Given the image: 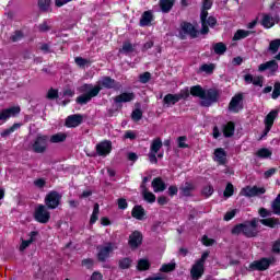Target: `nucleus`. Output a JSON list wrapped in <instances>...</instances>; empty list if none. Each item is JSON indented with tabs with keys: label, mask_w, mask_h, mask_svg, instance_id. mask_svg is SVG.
Here are the masks:
<instances>
[{
	"label": "nucleus",
	"mask_w": 280,
	"mask_h": 280,
	"mask_svg": "<svg viewBox=\"0 0 280 280\" xmlns=\"http://www.w3.org/2000/svg\"><path fill=\"white\" fill-rule=\"evenodd\" d=\"M103 89H107V91H120L121 83L108 75L102 77V79L98 80L95 85L91 83H84L79 89L80 93L83 94L75 98L77 104H80V106L89 104L93 97H97V95H100Z\"/></svg>",
	"instance_id": "f257e3e1"
},
{
	"label": "nucleus",
	"mask_w": 280,
	"mask_h": 280,
	"mask_svg": "<svg viewBox=\"0 0 280 280\" xmlns=\"http://www.w3.org/2000/svg\"><path fill=\"white\" fill-rule=\"evenodd\" d=\"M33 218L35 222L39 224H48L49 220H51V212H49V208L43 203H39L35 207Z\"/></svg>",
	"instance_id": "f03ea898"
},
{
	"label": "nucleus",
	"mask_w": 280,
	"mask_h": 280,
	"mask_svg": "<svg viewBox=\"0 0 280 280\" xmlns=\"http://www.w3.org/2000/svg\"><path fill=\"white\" fill-rule=\"evenodd\" d=\"M49 145V136L37 135L32 143V150L35 154H45Z\"/></svg>",
	"instance_id": "7ed1b4c3"
},
{
	"label": "nucleus",
	"mask_w": 280,
	"mask_h": 280,
	"mask_svg": "<svg viewBox=\"0 0 280 280\" xmlns=\"http://www.w3.org/2000/svg\"><path fill=\"white\" fill-rule=\"evenodd\" d=\"M198 34H200V31H198L191 22L180 23L179 38H182V40H185L187 36H190V38H198Z\"/></svg>",
	"instance_id": "20e7f679"
},
{
	"label": "nucleus",
	"mask_w": 280,
	"mask_h": 280,
	"mask_svg": "<svg viewBox=\"0 0 280 280\" xmlns=\"http://www.w3.org/2000/svg\"><path fill=\"white\" fill-rule=\"evenodd\" d=\"M62 200V195H60V192L56 191V190H51L49 191L45 199H44V207L48 208V209H58V207H60V201Z\"/></svg>",
	"instance_id": "39448f33"
},
{
	"label": "nucleus",
	"mask_w": 280,
	"mask_h": 280,
	"mask_svg": "<svg viewBox=\"0 0 280 280\" xmlns=\"http://www.w3.org/2000/svg\"><path fill=\"white\" fill-rule=\"evenodd\" d=\"M257 226H259V220L257 218L244 222L243 235L247 238L257 237L259 235Z\"/></svg>",
	"instance_id": "423d86ee"
},
{
	"label": "nucleus",
	"mask_w": 280,
	"mask_h": 280,
	"mask_svg": "<svg viewBox=\"0 0 280 280\" xmlns=\"http://www.w3.org/2000/svg\"><path fill=\"white\" fill-rule=\"evenodd\" d=\"M272 264V259L262 257L259 260H254L249 264L247 267L248 272H255L257 270L258 272H264L270 268V265Z\"/></svg>",
	"instance_id": "0eeeda50"
},
{
	"label": "nucleus",
	"mask_w": 280,
	"mask_h": 280,
	"mask_svg": "<svg viewBox=\"0 0 280 280\" xmlns=\"http://www.w3.org/2000/svg\"><path fill=\"white\" fill-rule=\"evenodd\" d=\"M201 101V106H205L206 108H209L211 104L218 103L220 100V91L217 89H209L205 91V98Z\"/></svg>",
	"instance_id": "6e6552de"
},
{
	"label": "nucleus",
	"mask_w": 280,
	"mask_h": 280,
	"mask_svg": "<svg viewBox=\"0 0 280 280\" xmlns=\"http://www.w3.org/2000/svg\"><path fill=\"white\" fill-rule=\"evenodd\" d=\"M200 21H201V30L199 31V33L202 36H207V34H209V27L213 28L215 27V25H218V19H215V16L213 15L205 16V18L200 15Z\"/></svg>",
	"instance_id": "1a4fd4ad"
},
{
	"label": "nucleus",
	"mask_w": 280,
	"mask_h": 280,
	"mask_svg": "<svg viewBox=\"0 0 280 280\" xmlns=\"http://www.w3.org/2000/svg\"><path fill=\"white\" fill-rule=\"evenodd\" d=\"M244 108V94L238 93L235 94L230 103H229V110L230 113H240Z\"/></svg>",
	"instance_id": "9d476101"
},
{
	"label": "nucleus",
	"mask_w": 280,
	"mask_h": 280,
	"mask_svg": "<svg viewBox=\"0 0 280 280\" xmlns=\"http://www.w3.org/2000/svg\"><path fill=\"white\" fill-rule=\"evenodd\" d=\"M97 255L96 258L98 261L104 264L108 257H110V253H113V243H107L105 246L97 247Z\"/></svg>",
	"instance_id": "9b49d317"
},
{
	"label": "nucleus",
	"mask_w": 280,
	"mask_h": 280,
	"mask_svg": "<svg viewBox=\"0 0 280 280\" xmlns=\"http://www.w3.org/2000/svg\"><path fill=\"white\" fill-rule=\"evenodd\" d=\"M110 152H113L112 141L105 140L96 144V153L98 156H108Z\"/></svg>",
	"instance_id": "f8f14e48"
},
{
	"label": "nucleus",
	"mask_w": 280,
	"mask_h": 280,
	"mask_svg": "<svg viewBox=\"0 0 280 280\" xmlns=\"http://www.w3.org/2000/svg\"><path fill=\"white\" fill-rule=\"evenodd\" d=\"M128 244L132 250H135L136 248H139V246H141V244H143V234L141 232H139L138 230L133 231L129 235Z\"/></svg>",
	"instance_id": "ddd939ff"
},
{
	"label": "nucleus",
	"mask_w": 280,
	"mask_h": 280,
	"mask_svg": "<svg viewBox=\"0 0 280 280\" xmlns=\"http://www.w3.org/2000/svg\"><path fill=\"white\" fill-rule=\"evenodd\" d=\"M84 121V116L82 114H73L66 118V128H78Z\"/></svg>",
	"instance_id": "4468645a"
},
{
	"label": "nucleus",
	"mask_w": 280,
	"mask_h": 280,
	"mask_svg": "<svg viewBox=\"0 0 280 280\" xmlns=\"http://www.w3.org/2000/svg\"><path fill=\"white\" fill-rule=\"evenodd\" d=\"M205 275V265H200L199 262H195L190 268V279L191 280H200Z\"/></svg>",
	"instance_id": "2eb2a0df"
},
{
	"label": "nucleus",
	"mask_w": 280,
	"mask_h": 280,
	"mask_svg": "<svg viewBox=\"0 0 280 280\" xmlns=\"http://www.w3.org/2000/svg\"><path fill=\"white\" fill-rule=\"evenodd\" d=\"M258 71L260 73H264V71H271V73H277V71H279V63L275 59L269 60L265 63H260Z\"/></svg>",
	"instance_id": "dca6fc26"
},
{
	"label": "nucleus",
	"mask_w": 280,
	"mask_h": 280,
	"mask_svg": "<svg viewBox=\"0 0 280 280\" xmlns=\"http://www.w3.org/2000/svg\"><path fill=\"white\" fill-rule=\"evenodd\" d=\"M194 191H196V185L190 182H186L184 186L179 187V196H183L184 198H191Z\"/></svg>",
	"instance_id": "f3484780"
},
{
	"label": "nucleus",
	"mask_w": 280,
	"mask_h": 280,
	"mask_svg": "<svg viewBox=\"0 0 280 280\" xmlns=\"http://www.w3.org/2000/svg\"><path fill=\"white\" fill-rule=\"evenodd\" d=\"M151 187L153 188L154 194H161L167 189V185L161 177L153 178Z\"/></svg>",
	"instance_id": "a211bd4d"
},
{
	"label": "nucleus",
	"mask_w": 280,
	"mask_h": 280,
	"mask_svg": "<svg viewBox=\"0 0 280 280\" xmlns=\"http://www.w3.org/2000/svg\"><path fill=\"white\" fill-rule=\"evenodd\" d=\"M244 82L245 84H254V86H264V77L258 75V77H253V74L247 73L244 77Z\"/></svg>",
	"instance_id": "6ab92c4d"
},
{
	"label": "nucleus",
	"mask_w": 280,
	"mask_h": 280,
	"mask_svg": "<svg viewBox=\"0 0 280 280\" xmlns=\"http://www.w3.org/2000/svg\"><path fill=\"white\" fill-rule=\"evenodd\" d=\"M18 115H21V106H11L2 109V117H4V121H8L10 117H18Z\"/></svg>",
	"instance_id": "aec40b11"
},
{
	"label": "nucleus",
	"mask_w": 280,
	"mask_h": 280,
	"mask_svg": "<svg viewBox=\"0 0 280 280\" xmlns=\"http://www.w3.org/2000/svg\"><path fill=\"white\" fill-rule=\"evenodd\" d=\"M135 100V94L132 92H124L114 97L115 104H126L128 102H132Z\"/></svg>",
	"instance_id": "412c9836"
},
{
	"label": "nucleus",
	"mask_w": 280,
	"mask_h": 280,
	"mask_svg": "<svg viewBox=\"0 0 280 280\" xmlns=\"http://www.w3.org/2000/svg\"><path fill=\"white\" fill-rule=\"evenodd\" d=\"M152 21H154L152 11H144L141 15L139 25L140 27H150V25H152Z\"/></svg>",
	"instance_id": "4be33fe9"
},
{
	"label": "nucleus",
	"mask_w": 280,
	"mask_h": 280,
	"mask_svg": "<svg viewBox=\"0 0 280 280\" xmlns=\"http://www.w3.org/2000/svg\"><path fill=\"white\" fill-rule=\"evenodd\" d=\"M174 3H176V0H160L159 7L161 12H163V14H170L174 8Z\"/></svg>",
	"instance_id": "5701e85b"
},
{
	"label": "nucleus",
	"mask_w": 280,
	"mask_h": 280,
	"mask_svg": "<svg viewBox=\"0 0 280 280\" xmlns=\"http://www.w3.org/2000/svg\"><path fill=\"white\" fill-rule=\"evenodd\" d=\"M38 236V231H32L28 234V240H23L22 244L20 245V250H25L28 248L34 242H36V237Z\"/></svg>",
	"instance_id": "b1692460"
},
{
	"label": "nucleus",
	"mask_w": 280,
	"mask_h": 280,
	"mask_svg": "<svg viewBox=\"0 0 280 280\" xmlns=\"http://www.w3.org/2000/svg\"><path fill=\"white\" fill-rule=\"evenodd\" d=\"M131 215L136 220H145V209L143 206L136 205L131 210Z\"/></svg>",
	"instance_id": "393cba45"
},
{
	"label": "nucleus",
	"mask_w": 280,
	"mask_h": 280,
	"mask_svg": "<svg viewBox=\"0 0 280 280\" xmlns=\"http://www.w3.org/2000/svg\"><path fill=\"white\" fill-rule=\"evenodd\" d=\"M222 132L225 139H231V137L235 135V122L229 121L228 124L223 125Z\"/></svg>",
	"instance_id": "a878e982"
},
{
	"label": "nucleus",
	"mask_w": 280,
	"mask_h": 280,
	"mask_svg": "<svg viewBox=\"0 0 280 280\" xmlns=\"http://www.w3.org/2000/svg\"><path fill=\"white\" fill-rule=\"evenodd\" d=\"M178 97L177 94L168 93L163 98V106H166V108H170V106H175V104H178Z\"/></svg>",
	"instance_id": "bb28decb"
},
{
	"label": "nucleus",
	"mask_w": 280,
	"mask_h": 280,
	"mask_svg": "<svg viewBox=\"0 0 280 280\" xmlns=\"http://www.w3.org/2000/svg\"><path fill=\"white\" fill-rule=\"evenodd\" d=\"M279 117V110L272 109L266 117H265V126L268 128H272L275 126V120Z\"/></svg>",
	"instance_id": "cd10ccee"
},
{
	"label": "nucleus",
	"mask_w": 280,
	"mask_h": 280,
	"mask_svg": "<svg viewBox=\"0 0 280 280\" xmlns=\"http://www.w3.org/2000/svg\"><path fill=\"white\" fill-rule=\"evenodd\" d=\"M214 156L219 163V165H226V151L222 148H218L214 150Z\"/></svg>",
	"instance_id": "c85d7f7f"
},
{
	"label": "nucleus",
	"mask_w": 280,
	"mask_h": 280,
	"mask_svg": "<svg viewBox=\"0 0 280 280\" xmlns=\"http://www.w3.org/2000/svg\"><path fill=\"white\" fill-rule=\"evenodd\" d=\"M259 222L269 229H276V226L280 225V221L277 218L260 219Z\"/></svg>",
	"instance_id": "c756f323"
},
{
	"label": "nucleus",
	"mask_w": 280,
	"mask_h": 280,
	"mask_svg": "<svg viewBox=\"0 0 280 280\" xmlns=\"http://www.w3.org/2000/svg\"><path fill=\"white\" fill-rule=\"evenodd\" d=\"M150 260L148 258H140L137 264V270L139 272H145L151 268Z\"/></svg>",
	"instance_id": "7c9ffc66"
},
{
	"label": "nucleus",
	"mask_w": 280,
	"mask_h": 280,
	"mask_svg": "<svg viewBox=\"0 0 280 280\" xmlns=\"http://www.w3.org/2000/svg\"><path fill=\"white\" fill-rule=\"evenodd\" d=\"M213 8V0H202L200 16H209V10Z\"/></svg>",
	"instance_id": "2f4dec72"
},
{
	"label": "nucleus",
	"mask_w": 280,
	"mask_h": 280,
	"mask_svg": "<svg viewBox=\"0 0 280 280\" xmlns=\"http://www.w3.org/2000/svg\"><path fill=\"white\" fill-rule=\"evenodd\" d=\"M205 89H202V85H194L190 88V95L192 97H199L200 100H205Z\"/></svg>",
	"instance_id": "473e14b6"
},
{
	"label": "nucleus",
	"mask_w": 280,
	"mask_h": 280,
	"mask_svg": "<svg viewBox=\"0 0 280 280\" xmlns=\"http://www.w3.org/2000/svg\"><path fill=\"white\" fill-rule=\"evenodd\" d=\"M21 126H23V124L14 122L10 128L4 129L0 133V137H2V138L10 137L12 135V132H16V130H19V128H21Z\"/></svg>",
	"instance_id": "72a5a7b5"
},
{
	"label": "nucleus",
	"mask_w": 280,
	"mask_h": 280,
	"mask_svg": "<svg viewBox=\"0 0 280 280\" xmlns=\"http://www.w3.org/2000/svg\"><path fill=\"white\" fill-rule=\"evenodd\" d=\"M260 25H262L265 30H270V27H275V19L268 14H264Z\"/></svg>",
	"instance_id": "f704fd0d"
},
{
	"label": "nucleus",
	"mask_w": 280,
	"mask_h": 280,
	"mask_svg": "<svg viewBox=\"0 0 280 280\" xmlns=\"http://www.w3.org/2000/svg\"><path fill=\"white\" fill-rule=\"evenodd\" d=\"M255 32L253 31H246V30H237L232 38V40H242L244 38H248L249 34H254Z\"/></svg>",
	"instance_id": "c9c22d12"
},
{
	"label": "nucleus",
	"mask_w": 280,
	"mask_h": 280,
	"mask_svg": "<svg viewBox=\"0 0 280 280\" xmlns=\"http://www.w3.org/2000/svg\"><path fill=\"white\" fill-rule=\"evenodd\" d=\"M141 191H142V198L143 200H145V202H149L150 205L156 202V195L149 191L148 188H144Z\"/></svg>",
	"instance_id": "e433bc0d"
},
{
	"label": "nucleus",
	"mask_w": 280,
	"mask_h": 280,
	"mask_svg": "<svg viewBox=\"0 0 280 280\" xmlns=\"http://www.w3.org/2000/svg\"><path fill=\"white\" fill-rule=\"evenodd\" d=\"M258 159H270L272 156V151L268 148L258 149L256 152Z\"/></svg>",
	"instance_id": "4c0bfd02"
},
{
	"label": "nucleus",
	"mask_w": 280,
	"mask_h": 280,
	"mask_svg": "<svg viewBox=\"0 0 280 280\" xmlns=\"http://www.w3.org/2000/svg\"><path fill=\"white\" fill-rule=\"evenodd\" d=\"M135 51V46L130 42H124L122 47L119 49V54H125V56H128V54H132Z\"/></svg>",
	"instance_id": "58836bf2"
},
{
	"label": "nucleus",
	"mask_w": 280,
	"mask_h": 280,
	"mask_svg": "<svg viewBox=\"0 0 280 280\" xmlns=\"http://www.w3.org/2000/svg\"><path fill=\"white\" fill-rule=\"evenodd\" d=\"M213 50L217 56H224L226 54V44L219 42L213 45Z\"/></svg>",
	"instance_id": "ea45409f"
},
{
	"label": "nucleus",
	"mask_w": 280,
	"mask_h": 280,
	"mask_svg": "<svg viewBox=\"0 0 280 280\" xmlns=\"http://www.w3.org/2000/svg\"><path fill=\"white\" fill-rule=\"evenodd\" d=\"M67 141V133L58 132L50 137V143H62Z\"/></svg>",
	"instance_id": "a19ab883"
},
{
	"label": "nucleus",
	"mask_w": 280,
	"mask_h": 280,
	"mask_svg": "<svg viewBox=\"0 0 280 280\" xmlns=\"http://www.w3.org/2000/svg\"><path fill=\"white\" fill-rule=\"evenodd\" d=\"M162 148H163V141L161 140V138H155L151 143L150 152H154L159 154V151Z\"/></svg>",
	"instance_id": "79ce46f5"
},
{
	"label": "nucleus",
	"mask_w": 280,
	"mask_h": 280,
	"mask_svg": "<svg viewBox=\"0 0 280 280\" xmlns=\"http://www.w3.org/2000/svg\"><path fill=\"white\" fill-rule=\"evenodd\" d=\"M132 266V259L130 257H125L119 259L118 267L120 270H128Z\"/></svg>",
	"instance_id": "37998d69"
},
{
	"label": "nucleus",
	"mask_w": 280,
	"mask_h": 280,
	"mask_svg": "<svg viewBox=\"0 0 280 280\" xmlns=\"http://www.w3.org/2000/svg\"><path fill=\"white\" fill-rule=\"evenodd\" d=\"M23 38H25V34L23 33V31L16 30L10 37V40L11 43H19V40H23Z\"/></svg>",
	"instance_id": "c03bdc74"
},
{
	"label": "nucleus",
	"mask_w": 280,
	"mask_h": 280,
	"mask_svg": "<svg viewBox=\"0 0 280 280\" xmlns=\"http://www.w3.org/2000/svg\"><path fill=\"white\" fill-rule=\"evenodd\" d=\"M280 47V39H273L269 43L268 51L271 52L272 55L277 54L279 51Z\"/></svg>",
	"instance_id": "a18cd8bd"
},
{
	"label": "nucleus",
	"mask_w": 280,
	"mask_h": 280,
	"mask_svg": "<svg viewBox=\"0 0 280 280\" xmlns=\"http://www.w3.org/2000/svg\"><path fill=\"white\" fill-rule=\"evenodd\" d=\"M37 5L40 12H49L51 0H38Z\"/></svg>",
	"instance_id": "49530a36"
},
{
	"label": "nucleus",
	"mask_w": 280,
	"mask_h": 280,
	"mask_svg": "<svg viewBox=\"0 0 280 280\" xmlns=\"http://www.w3.org/2000/svg\"><path fill=\"white\" fill-rule=\"evenodd\" d=\"M81 266L86 270H93L95 268V260L93 258H84L81 260Z\"/></svg>",
	"instance_id": "de8ad7c7"
},
{
	"label": "nucleus",
	"mask_w": 280,
	"mask_h": 280,
	"mask_svg": "<svg viewBox=\"0 0 280 280\" xmlns=\"http://www.w3.org/2000/svg\"><path fill=\"white\" fill-rule=\"evenodd\" d=\"M241 194H243V196H245L246 198H255V186L250 187L247 186L245 188L242 189Z\"/></svg>",
	"instance_id": "09e8293b"
},
{
	"label": "nucleus",
	"mask_w": 280,
	"mask_h": 280,
	"mask_svg": "<svg viewBox=\"0 0 280 280\" xmlns=\"http://www.w3.org/2000/svg\"><path fill=\"white\" fill-rule=\"evenodd\" d=\"M174 270H176V262L164 264L160 268V272H174Z\"/></svg>",
	"instance_id": "8fccbe9b"
},
{
	"label": "nucleus",
	"mask_w": 280,
	"mask_h": 280,
	"mask_svg": "<svg viewBox=\"0 0 280 280\" xmlns=\"http://www.w3.org/2000/svg\"><path fill=\"white\" fill-rule=\"evenodd\" d=\"M131 119L132 121H141L143 119V110L141 108H136L131 113Z\"/></svg>",
	"instance_id": "3c124183"
},
{
	"label": "nucleus",
	"mask_w": 280,
	"mask_h": 280,
	"mask_svg": "<svg viewBox=\"0 0 280 280\" xmlns=\"http://www.w3.org/2000/svg\"><path fill=\"white\" fill-rule=\"evenodd\" d=\"M271 208H272V211H273L275 215H280V194L272 201Z\"/></svg>",
	"instance_id": "603ef678"
},
{
	"label": "nucleus",
	"mask_w": 280,
	"mask_h": 280,
	"mask_svg": "<svg viewBox=\"0 0 280 280\" xmlns=\"http://www.w3.org/2000/svg\"><path fill=\"white\" fill-rule=\"evenodd\" d=\"M58 97H60L58 89L50 88L46 94V98L54 101V100H58Z\"/></svg>",
	"instance_id": "864d4df0"
},
{
	"label": "nucleus",
	"mask_w": 280,
	"mask_h": 280,
	"mask_svg": "<svg viewBox=\"0 0 280 280\" xmlns=\"http://www.w3.org/2000/svg\"><path fill=\"white\" fill-rule=\"evenodd\" d=\"M233 194H235V187L231 183H228L223 191V196L224 198H231Z\"/></svg>",
	"instance_id": "5fc2aeb1"
},
{
	"label": "nucleus",
	"mask_w": 280,
	"mask_h": 280,
	"mask_svg": "<svg viewBox=\"0 0 280 280\" xmlns=\"http://www.w3.org/2000/svg\"><path fill=\"white\" fill-rule=\"evenodd\" d=\"M37 30L40 34H45L49 31H51V26L49 23L45 20L43 23L38 24Z\"/></svg>",
	"instance_id": "6e6d98bb"
},
{
	"label": "nucleus",
	"mask_w": 280,
	"mask_h": 280,
	"mask_svg": "<svg viewBox=\"0 0 280 280\" xmlns=\"http://www.w3.org/2000/svg\"><path fill=\"white\" fill-rule=\"evenodd\" d=\"M232 235H241V233L244 235V223H238L234 225L231 230Z\"/></svg>",
	"instance_id": "4d7b16f0"
},
{
	"label": "nucleus",
	"mask_w": 280,
	"mask_h": 280,
	"mask_svg": "<svg viewBox=\"0 0 280 280\" xmlns=\"http://www.w3.org/2000/svg\"><path fill=\"white\" fill-rule=\"evenodd\" d=\"M271 97H272V100H278L280 97V82L279 81H277L273 84V91H272Z\"/></svg>",
	"instance_id": "13d9d810"
},
{
	"label": "nucleus",
	"mask_w": 280,
	"mask_h": 280,
	"mask_svg": "<svg viewBox=\"0 0 280 280\" xmlns=\"http://www.w3.org/2000/svg\"><path fill=\"white\" fill-rule=\"evenodd\" d=\"M201 71H203L205 73H213L214 69H215V65L213 63H203L200 67Z\"/></svg>",
	"instance_id": "bf43d9fd"
},
{
	"label": "nucleus",
	"mask_w": 280,
	"mask_h": 280,
	"mask_svg": "<svg viewBox=\"0 0 280 280\" xmlns=\"http://www.w3.org/2000/svg\"><path fill=\"white\" fill-rule=\"evenodd\" d=\"M213 191H214L213 186L208 185L202 188L201 194L202 196H206V198H210V196H213Z\"/></svg>",
	"instance_id": "052dcab7"
},
{
	"label": "nucleus",
	"mask_w": 280,
	"mask_h": 280,
	"mask_svg": "<svg viewBox=\"0 0 280 280\" xmlns=\"http://www.w3.org/2000/svg\"><path fill=\"white\" fill-rule=\"evenodd\" d=\"M139 80L141 82V84H148V82H150V80H152V73L144 72V73L140 74Z\"/></svg>",
	"instance_id": "680f3d73"
},
{
	"label": "nucleus",
	"mask_w": 280,
	"mask_h": 280,
	"mask_svg": "<svg viewBox=\"0 0 280 280\" xmlns=\"http://www.w3.org/2000/svg\"><path fill=\"white\" fill-rule=\"evenodd\" d=\"M178 97V101L180 102V100H187L189 97V95H191L190 91L188 88H186V90H180L179 93L176 94Z\"/></svg>",
	"instance_id": "e2e57ef3"
},
{
	"label": "nucleus",
	"mask_w": 280,
	"mask_h": 280,
	"mask_svg": "<svg viewBox=\"0 0 280 280\" xmlns=\"http://www.w3.org/2000/svg\"><path fill=\"white\" fill-rule=\"evenodd\" d=\"M185 141H187V137L186 136H180L177 138V145L180 149H187L189 148V144L185 143Z\"/></svg>",
	"instance_id": "0e129e2a"
},
{
	"label": "nucleus",
	"mask_w": 280,
	"mask_h": 280,
	"mask_svg": "<svg viewBox=\"0 0 280 280\" xmlns=\"http://www.w3.org/2000/svg\"><path fill=\"white\" fill-rule=\"evenodd\" d=\"M39 49L40 51H43V54H54V50L51 49V46L48 43H43Z\"/></svg>",
	"instance_id": "69168bd1"
},
{
	"label": "nucleus",
	"mask_w": 280,
	"mask_h": 280,
	"mask_svg": "<svg viewBox=\"0 0 280 280\" xmlns=\"http://www.w3.org/2000/svg\"><path fill=\"white\" fill-rule=\"evenodd\" d=\"M74 62L75 65H78V67H86V65H89V59H84L82 57H75L74 58Z\"/></svg>",
	"instance_id": "338daca9"
},
{
	"label": "nucleus",
	"mask_w": 280,
	"mask_h": 280,
	"mask_svg": "<svg viewBox=\"0 0 280 280\" xmlns=\"http://www.w3.org/2000/svg\"><path fill=\"white\" fill-rule=\"evenodd\" d=\"M271 253H273V255H280V240L273 242Z\"/></svg>",
	"instance_id": "774afa93"
}]
</instances>
